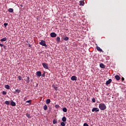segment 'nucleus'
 Segmentation results:
<instances>
[{"label":"nucleus","mask_w":126,"mask_h":126,"mask_svg":"<svg viewBox=\"0 0 126 126\" xmlns=\"http://www.w3.org/2000/svg\"><path fill=\"white\" fill-rule=\"evenodd\" d=\"M99 108L101 111H104L107 109V107L106 106V105H105L104 103H100L99 104Z\"/></svg>","instance_id":"nucleus-1"},{"label":"nucleus","mask_w":126,"mask_h":126,"mask_svg":"<svg viewBox=\"0 0 126 126\" xmlns=\"http://www.w3.org/2000/svg\"><path fill=\"white\" fill-rule=\"evenodd\" d=\"M39 44L41 45V46H44V47H48L47 44H46V42H45V40H41V42H39Z\"/></svg>","instance_id":"nucleus-2"},{"label":"nucleus","mask_w":126,"mask_h":126,"mask_svg":"<svg viewBox=\"0 0 126 126\" xmlns=\"http://www.w3.org/2000/svg\"><path fill=\"white\" fill-rule=\"evenodd\" d=\"M42 65L45 69H49V66H48V64L46 63H42Z\"/></svg>","instance_id":"nucleus-3"},{"label":"nucleus","mask_w":126,"mask_h":126,"mask_svg":"<svg viewBox=\"0 0 126 126\" xmlns=\"http://www.w3.org/2000/svg\"><path fill=\"white\" fill-rule=\"evenodd\" d=\"M99 111H100V110L97 107H94L92 110V112H95V113H97V112H99Z\"/></svg>","instance_id":"nucleus-4"},{"label":"nucleus","mask_w":126,"mask_h":126,"mask_svg":"<svg viewBox=\"0 0 126 126\" xmlns=\"http://www.w3.org/2000/svg\"><path fill=\"white\" fill-rule=\"evenodd\" d=\"M96 49L97 51H98V52H101L102 53H104V51H103V50H102V49H101V48H100V47L97 46V44H96Z\"/></svg>","instance_id":"nucleus-5"},{"label":"nucleus","mask_w":126,"mask_h":126,"mask_svg":"<svg viewBox=\"0 0 126 126\" xmlns=\"http://www.w3.org/2000/svg\"><path fill=\"white\" fill-rule=\"evenodd\" d=\"M50 36L52 38H56V37H57V34L55 32H51L50 33Z\"/></svg>","instance_id":"nucleus-6"},{"label":"nucleus","mask_w":126,"mask_h":126,"mask_svg":"<svg viewBox=\"0 0 126 126\" xmlns=\"http://www.w3.org/2000/svg\"><path fill=\"white\" fill-rule=\"evenodd\" d=\"M36 75L38 77H40V76H41L42 75V72L41 71H37L36 72Z\"/></svg>","instance_id":"nucleus-7"},{"label":"nucleus","mask_w":126,"mask_h":126,"mask_svg":"<svg viewBox=\"0 0 126 126\" xmlns=\"http://www.w3.org/2000/svg\"><path fill=\"white\" fill-rule=\"evenodd\" d=\"M71 80H72V81H76L77 80V77L75 76H73L71 77Z\"/></svg>","instance_id":"nucleus-8"},{"label":"nucleus","mask_w":126,"mask_h":126,"mask_svg":"<svg viewBox=\"0 0 126 126\" xmlns=\"http://www.w3.org/2000/svg\"><path fill=\"white\" fill-rule=\"evenodd\" d=\"M112 82V79H109L108 81H106V85H109Z\"/></svg>","instance_id":"nucleus-9"},{"label":"nucleus","mask_w":126,"mask_h":126,"mask_svg":"<svg viewBox=\"0 0 126 126\" xmlns=\"http://www.w3.org/2000/svg\"><path fill=\"white\" fill-rule=\"evenodd\" d=\"M115 79H116V80H118V81H119V80L121 79V77H120V76L118 75H115Z\"/></svg>","instance_id":"nucleus-10"},{"label":"nucleus","mask_w":126,"mask_h":126,"mask_svg":"<svg viewBox=\"0 0 126 126\" xmlns=\"http://www.w3.org/2000/svg\"><path fill=\"white\" fill-rule=\"evenodd\" d=\"M25 81L27 82V83H30V78L29 77H27L25 80Z\"/></svg>","instance_id":"nucleus-11"},{"label":"nucleus","mask_w":126,"mask_h":126,"mask_svg":"<svg viewBox=\"0 0 126 126\" xmlns=\"http://www.w3.org/2000/svg\"><path fill=\"white\" fill-rule=\"evenodd\" d=\"M10 105L11 106H12V107H15V106H16V103H15L14 101H12L11 102Z\"/></svg>","instance_id":"nucleus-12"},{"label":"nucleus","mask_w":126,"mask_h":126,"mask_svg":"<svg viewBox=\"0 0 126 126\" xmlns=\"http://www.w3.org/2000/svg\"><path fill=\"white\" fill-rule=\"evenodd\" d=\"M100 67H101V68H105L106 66H105V64H104V63H101L100 64Z\"/></svg>","instance_id":"nucleus-13"},{"label":"nucleus","mask_w":126,"mask_h":126,"mask_svg":"<svg viewBox=\"0 0 126 126\" xmlns=\"http://www.w3.org/2000/svg\"><path fill=\"white\" fill-rule=\"evenodd\" d=\"M4 87L6 89H7L8 90H9L10 89V87L8 85H5Z\"/></svg>","instance_id":"nucleus-14"},{"label":"nucleus","mask_w":126,"mask_h":126,"mask_svg":"<svg viewBox=\"0 0 126 126\" xmlns=\"http://www.w3.org/2000/svg\"><path fill=\"white\" fill-rule=\"evenodd\" d=\"M6 40H7L6 37H4V38L1 39L0 41V42H5V41H6Z\"/></svg>","instance_id":"nucleus-15"},{"label":"nucleus","mask_w":126,"mask_h":126,"mask_svg":"<svg viewBox=\"0 0 126 126\" xmlns=\"http://www.w3.org/2000/svg\"><path fill=\"white\" fill-rule=\"evenodd\" d=\"M57 43H60V42H61V38H60V37L58 36L57 37Z\"/></svg>","instance_id":"nucleus-16"},{"label":"nucleus","mask_w":126,"mask_h":126,"mask_svg":"<svg viewBox=\"0 0 126 126\" xmlns=\"http://www.w3.org/2000/svg\"><path fill=\"white\" fill-rule=\"evenodd\" d=\"M63 112H64V113H66L67 112V109H66V108L64 107L63 109Z\"/></svg>","instance_id":"nucleus-17"},{"label":"nucleus","mask_w":126,"mask_h":126,"mask_svg":"<svg viewBox=\"0 0 126 126\" xmlns=\"http://www.w3.org/2000/svg\"><path fill=\"white\" fill-rule=\"evenodd\" d=\"M52 87H53V88H54V89H55V90H56V91H57V90H58V87H56V86H55V85H53Z\"/></svg>","instance_id":"nucleus-18"},{"label":"nucleus","mask_w":126,"mask_h":126,"mask_svg":"<svg viewBox=\"0 0 126 126\" xmlns=\"http://www.w3.org/2000/svg\"><path fill=\"white\" fill-rule=\"evenodd\" d=\"M46 104H50V103H51V99H47L46 100Z\"/></svg>","instance_id":"nucleus-19"},{"label":"nucleus","mask_w":126,"mask_h":126,"mask_svg":"<svg viewBox=\"0 0 126 126\" xmlns=\"http://www.w3.org/2000/svg\"><path fill=\"white\" fill-rule=\"evenodd\" d=\"M26 116L29 119H31V116L30 115V114L27 113Z\"/></svg>","instance_id":"nucleus-20"},{"label":"nucleus","mask_w":126,"mask_h":126,"mask_svg":"<svg viewBox=\"0 0 126 126\" xmlns=\"http://www.w3.org/2000/svg\"><path fill=\"white\" fill-rule=\"evenodd\" d=\"M62 121H63V122H66V117H63L62 118Z\"/></svg>","instance_id":"nucleus-21"},{"label":"nucleus","mask_w":126,"mask_h":126,"mask_svg":"<svg viewBox=\"0 0 126 126\" xmlns=\"http://www.w3.org/2000/svg\"><path fill=\"white\" fill-rule=\"evenodd\" d=\"M80 5H84V1H80Z\"/></svg>","instance_id":"nucleus-22"},{"label":"nucleus","mask_w":126,"mask_h":126,"mask_svg":"<svg viewBox=\"0 0 126 126\" xmlns=\"http://www.w3.org/2000/svg\"><path fill=\"white\" fill-rule=\"evenodd\" d=\"M8 12L12 13L13 11V9L12 8H9L8 10Z\"/></svg>","instance_id":"nucleus-23"},{"label":"nucleus","mask_w":126,"mask_h":126,"mask_svg":"<svg viewBox=\"0 0 126 126\" xmlns=\"http://www.w3.org/2000/svg\"><path fill=\"white\" fill-rule=\"evenodd\" d=\"M53 123L54 125H56V124H58V121L56 120H54L53 121Z\"/></svg>","instance_id":"nucleus-24"},{"label":"nucleus","mask_w":126,"mask_h":126,"mask_svg":"<svg viewBox=\"0 0 126 126\" xmlns=\"http://www.w3.org/2000/svg\"><path fill=\"white\" fill-rule=\"evenodd\" d=\"M26 103H29V104H31L32 103V100H27L26 101Z\"/></svg>","instance_id":"nucleus-25"},{"label":"nucleus","mask_w":126,"mask_h":126,"mask_svg":"<svg viewBox=\"0 0 126 126\" xmlns=\"http://www.w3.org/2000/svg\"><path fill=\"white\" fill-rule=\"evenodd\" d=\"M18 78L19 80H23V79H22V77H21V76H18Z\"/></svg>","instance_id":"nucleus-26"},{"label":"nucleus","mask_w":126,"mask_h":126,"mask_svg":"<svg viewBox=\"0 0 126 126\" xmlns=\"http://www.w3.org/2000/svg\"><path fill=\"white\" fill-rule=\"evenodd\" d=\"M61 125L62 126H65V123H64V122H62L61 123Z\"/></svg>","instance_id":"nucleus-27"},{"label":"nucleus","mask_w":126,"mask_h":126,"mask_svg":"<svg viewBox=\"0 0 126 126\" xmlns=\"http://www.w3.org/2000/svg\"><path fill=\"white\" fill-rule=\"evenodd\" d=\"M20 90H15V92H16V93H18V94H19V93H20Z\"/></svg>","instance_id":"nucleus-28"},{"label":"nucleus","mask_w":126,"mask_h":126,"mask_svg":"<svg viewBox=\"0 0 126 126\" xmlns=\"http://www.w3.org/2000/svg\"><path fill=\"white\" fill-rule=\"evenodd\" d=\"M44 110H47L48 109V107L47 106V105H45L43 107Z\"/></svg>","instance_id":"nucleus-29"},{"label":"nucleus","mask_w":126,"mask_h":126,"mask_svg":"<svg viewBox=\"0 0 126 126\" xmlns=\"http://www.w3.org/2000/svg\"><path fill=\"white\" fill-rule=\"evenodd\" d=\"M92 101L93 102V103H95V102H96V99H95V98H93L92 99Z\"/></svg>","instance_id":"nucleus-30"},{"label":"nucleus","mask_w":126,"mask_h":126,"mask_svg":"<svg viewBox=\"0 0 126 126\" xmlns=\"http://www.w3.org/2000/svg\"><path fill=\"white\" fill-rule=\"evenodd\" d=\"M5 104H6V105H9V101H5Z\"/></svg>","instance_id":"nucleus-31"},{"label":"nucleus","mask_w":126,"mask_h":126,"mask_svg":"<svg viewBox=\"0 0 126 126\" xmlns=\"http://www.w3.org/2000/svg\"><path fill=\"white\" fill-rule=\"evenodd\" d=\"M63 40H64V41H67V40H68V37H64V38H63Z\"/></svg>","instance_id":"nucleus-32"},{"label":"nucleus","mask_w":126,"mask_h":126,"mask_svg":"<svg viewBox=\"0 0 126 126\" xmlns=\"http://www.w3.org/2000/svg\"><path fill=\"white\" fill-rule=\"evenodd\" d=\"M55 108H56V109H59V108H60V105H59V104H56L55 105Z\"/></svg>","instance_id":"nucleus-33"},{"label":"nucleus","mask_w":126,"mask_h":126,"mask_svg":"<svg viewBox=\"0 0 126 126\" xmlns=\"http://www.w3.org/2000/svg\"><path fill=\"white\" fill-rule=\"evenodd\" d=\"M3 25L4 26V27H6L8 25V24L5 23H4Z\"/></svg>","instance_id":"nucleus-34"},{"label":"nucleus","mask_w":126,"mask_h":126,"mask_svg":"<svg viewBox=\"0 0 126 126\" xmlns=\"http://www.w3.org/2000/svg\"><path fill=\"white\" fill-rule=\"evenodd\" d=\"M45 74H46V73L44 72V73L41 75L42 77H45Z\"/></svg>","instance_id":"nucleus-35"},{"label":"nucleus","mask_w":126,"mask_h":126,"mask_svg":"<svg viewBox=\"0 0 126 126\" xmlns=\"http://www.w3.org/2000/svg\"><path fill=\"white\" fill-rule=\"evenodd\" d=\"M2 94H3V95H6V92L3 91L2 92Z\"/></svg>","instance_id":"nucleus-36"},{"label":"nucleus","mask_w":126,"mask_h":126,"mask_svg":"<svg viewBox=\"0 0 126 126\" xmlns=\"http://www.w3.org/2000/svg\"><path fill=\"white\" fill-rule=\"evenodd\" d=\"M83 126H89V125H88V124H87V123H85V124H84Z\"/></svg>","instance_id":"nucleus-37"},{"label":"nucleus","mask_w":126,"mask_h":126,"mask_svg":"<svg viewBox=\"0 0 126 126\" xmlns=\"http://www.w3.org/2000/svg\"><path fill=\"white\" fill-rule=\"evenodd\" d=\"M24 101H26V100H27V97L25 96L24 98Z\"/></svg>","instance_id":"nucleus-38"},{"label":"nucleus","mask_w":126,"mask_h":126,"mask_svg":"<svg viewBox=\"0 0 126 126\" xmlns=\"http://www.w3.org/2000/svg\"><path fill=\"white\" fill-rule=\"evenodd\" d=\"M4 45L1 44V43H0V47H3Z\"/></svg>","instance_id":"nucleus-39"},{"label":"nucleus","mask_w":126,"mask_h":126,"mask_svg":"<svg viewBox=\"0 0 126 126\" xmlns=\"http://www.w3.org/2000/svg\"><path fill=\"white\" fill-rule=\"evenodd\" d=\"M124 80H125V78L122 77V81H124Z\"/></svg>","instance_id":"nucleus-40"},{"label":"nucleus","mask_w":126,"mask_h":126,"mask_svg":"<svg viewBox=\"0 0 126 126\" xmlns=\"http://www.w3.org/2000/svg\"><path fill=\"white\" fill-rule=\"evenodd\" d=\"M3 48H4V49H5V48H6V46H4V45H3Z\"/></svg>","instance_id":"nucleus-41"},{"label":"nucleus","mask_w":126,"mask_h":126,"mask_svg":"<svg viewBox=\"0 0 126 126\" xmlns=\"http://www.w3.org/2000/svg\"><path fill=\"white\" fill-rule=\"evenodd\" d=\"M29 46L30 48H31V45L29 44Z\"/></svg>","instance_id":"nucleus-42"},{"label":"nucleus","mask_w":126,"mask_h":126,"mask_svg":"<svg viewBox=\"0 0 126 126\" xmlns=\"http://www.w3.org/2000/svg\"><path fill=\"white\" fill-rule=\"evenodd\" d=\"M21 7H23V5H20Z\"/></svg>","instance_id":"nucleus-43"},{"label":"nucleus","mask_w":126,"mask_h":126,"mask_svg":"<svg viewBox=\"0 0 126 126\" xmlns=\"http://www.w3.org/2000/svg\"><path fill=\"white\" fill-rule=\"evenodd\" d=\"M14 94H15V92H14Z\"/></svg>","instance_id":"nucleus-44"}]
</instances>
